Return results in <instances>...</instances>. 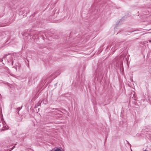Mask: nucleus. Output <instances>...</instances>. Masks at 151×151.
Masks as SVG:
<instances>
[{
  "instance_id": "14",
  "label": "nucleus",
  "mask_w": 151,
  "mask_h": 151,
  "mask_svg": "<svg viewBox=\"0 0 151 151\" xmlns=\"http://www.w3.org/2000/svg\"><path fill=\"white\" fill-rule=\"evenodd\" d=\"M139 31V29H137L136 30H135L133 31H132V32H134V31Z\"/></svg>"
},
{
  "instance_id": "21",
  "label": "nucleus",
  "mask_w": 151,
  "mask_h": 151,
  "mask_svg": "<svg viewBox=\"0 0 151 151\" xmlns=\"http://www.w3.org/2000/svg\"><path fill=\"white\" fill-rule=\"evenodd\" d=\"M122 63H120V66H121V65H122Z\"/></svg>"
},
{
  "instance_id": "6",
  "label": "nucleus",
  "mask_w": 151,
  "mask_h": 151,
  "mask_svg": "<svg viewBox=\"0 0 151 151\" xmlns=\"http://www.w3.org/2000/svg\"><path fill=\"white\" fill-rule=\"evenodd\" d=\"M3 23L0 25V27H3L11 23L6 21H3Z\"/></svg>"
},
{
  "instance_id": "19",
  "label": "nucleus",
  "mask_w": 151,
  "mask_h": 151,
  "mask_svg": "<svg viewBox=\"0 0 151 151\" xmlns=\"http://www.w3.org/2000/svg\"><path fill=\"white\" fill-rule=\"evenodd\" d=\"M116 59H114L113 60V62H114L116 61Z\"/></svg>"
},
{
  "instance_id": "5",
  "label": "nucleus",
  "mask_w": 151,
  "mask_h": 151,
  "mask_svg": "<svg viewBox=\"0 0 151 151\" xmlns=\"http://www.w3.org/2000/svg\"><path fill=\"white\" fill-rule=\"evenodd\" d=\"M60 72L59 71H56L54 75L51 74L50 75V77H52V76H53V78H55V77H56L57 76L59 75V74H60Z\"/></svg>"
},
{
  "instance_id": "10",
  "label": "nucleus",
  "mask_w": 151,
  "mask_h": 151,
  "mask_svg": "<svg viewBox=\"0 0 151 151\" xmlns=\"http://www.w3.org/2000/svg\"><path fill=\"white\" fill-rule=\"evenodd\" d=\"M1 114H2V112H1ZM2 116H3L2 114ZM1 120L2 121V122L3 124L4 125V124H6V123L5 121L4 120V119H3V117L1 118Z\"/></svg>"
},
{
  "instance_id": "11",
  "label": "nucleus",
  "mask_w": 151,
  "mask_h": 151,
  "mask_svg": "<svg viewBox=\"0 0 151 151\" xmlns=\"http://www.w3.org/2000/svg\"><path fill=\"white\" fill-rule=\"evenodd\" d=\"M119 63L116 61V63L114 64V65L116 66H119Z\"/></svg>"
},
{
  "instance_id": "25",
  "label": "nucleus",
  "mask_w": 151,
  "mask_h": 151,
  "mask_svg": "<svg viewBox=\"0 0 151 151\" xmlns=\"http://www.w3.org/2000/svg\"><path fill=\"white\" fill-rule=\"evenodd\" d=\"M57 84V83H56V84H55L54 85H56Z\"/></svg>"
},
{
  "instance_id": "3",
  "label": "nucleus",
  "mask_w": 151,
  "mask_h": 151,
  "mask_svg": "<svg viewBox=\"0 0 151 151\" xmlns=\"http://www.w3.org/2000/svg\"><path fill=\"white\" fill-rule=\"evenodd\" d=\"M102 68L99 66L95 71L96 75H98V76H100L102 74Z\"/></svg>"
},
{
  "instance_id": "24",
  "label": "nucleus",
  "mask_w": 151,
  "mask_h": 151,
  "mask_svg": "<svg viewBox=\"0 0 151 151\" xmlns=\"http://www.w3.org/2000/svg\"><path fill=\"white\" fill-rule=\"evenodd\" d=\"M45 36L46 37H47V36L46 34H45Z\"/></svg>"
},
{
  "instance_id": "26",
  "label": "nucleus",
  "mask_w": 151,
  "mask_h": 151,
  "mask_svg": "<svg viewBox=\"0 0 151 151\" xmlns=\"http://www.w3.org/2000/svg\"><path fill=\"white\" fill-rule=\"evenodd\" d=\"M129 34H126V35H128Z\"/></svg>"
},
{
  "instance_id": "2",
  "label": "nucleus",
  "mask_w": 151,
  "mask_h": 151,
  "mask_svg": "<svg viewBox=\"0 0 151 151\" xmlns=\"http://www.w3.org/2000/svg\"><path fill=\"white\" fill-rule=\"evenodd\" d=\"M29 12V9L26 8L24 10L20 11L19 13V14L20 15H22L23 16L26 17L27 14Z\"/></svg>"
},
{
  "instance_id": "16",
  "label": "nucleus",
  "mask_w": 151,
  "mask_h": 151,
  "mask_svg": "<svg viewBox=\"0 0 151 151\" xmlns=\"http://www.w3.org/2000/svg\"><path fill=\"white\" fill-rule=\"evenodd\" d=\"M15 147V146H14L12 148H11V150H10L9 151H10L11 150H13V149Z\"/></svg>"
},
{
  "instance_id": "17",
  "label": "nucleus",
  "mask_w": 151,
  "mask_h": 151,
  "mask_svg": "<svg viewBox=\"0 0 151 151\" xmlns=\"http://www.w3.org/2000/svg\"><path fill=\"white\" fill-rule=\"evenodd\" d=\"M36 79H37V78H35L33 79V81H34V83H35V80Z\"/></svg>"
},
{
  "instance_id": "4",
  "label": "nucleus",
  "mask_w": 151,
  "mask_h": 151,
  "mask_svg": "<svg viewBox=\"0 0 151 151\" xmlns=\"http://www.w3.org/2000/svg\"><path fill=\"white\" fill-rule=\"evenodd\" d=\"M90 37V36L89 35H87V34H82V35L81 37V38L82 39H85L84 40H83V41L85 40V39H86V40H88Z\"/></svg>"
},
{
  "instance_id": "20",
  "label": "nucleus",
  "mask_w": 151,
  "mask_h": 151,
  "mask_svg": "<svg viewBox=\"0 0 151 151\" xmlns=\"http://www.w3.org/2000/svg\"><path fill=\"white\" fill-rule=\"evenodd\" d=\"M3 14H1V15L0 14V17H2L3 16Z\"/></svg>"
},
{
  "instance_id": "9",
  "label": "nucleus",
  "mask_w": 151,
  "mask_h": 151,
  "mask_svg": "<svg viewBox=\"0 0 151 151\" xmlns=\"http://www.w3.org/2000/svg\"><path fill=\"white\" fill-rule=\"evenodd\" d=\"M51 151H63L59 148L56 149H53L51 150Z\"/></svg>"
},
{
  "instance_id": "27",
  "label": "nucleus",
  "mask_w": 151,
  "mask_h": 151,
  "mask_svg": "<svg viewBox=\"0 0 151 151\" xmlns=\"http://www.w3.org/2000/svg\"><path fill=\"white\" fill-rule=\"evenodd\" d=\"M13 62H12V64H13Z\"/></svg>"
},
{
  "instance_id": "1",
  "label": "nucleus",
  "mask_w": 151,
  "mask_h": 151,
  "mask_svg": "<svg viewBox=\"0 0 151 151\" xmlns=\"http://www.w3.org/2000/svg\"><path fill=\"white\" fill-rule=\"evenodd\" d=\"M124 43L123 42H118L117 41H114L111 43L110 44V45L108 46V48H109L110 49L111 46H113L111 48V50L112 52H114L116 50L118 49L119 47H123Z\"/></svg>"
},
{
  "instance_id": "18",
  "label": "nucleus",
  "mask_w": 151,
  "mask_h": 151,
  "mask_svg": "<svg viewBox=\"0 0 151 151\" xmlns=\"http://www.w3.org/2000/svg\"><path fill=\"white\" fill-rule=\"evenodd\" d=\"M129 58V56H128L126 58V60L127 61V59Z\"/></svg>"
},
{
  "instance_id": "22",
  "label": "nucleus",
  "mask_w": 151,
  "mask_h": 151,
  "mask_svg": "<svg viewBox=\"0 0 151 151\" xmlns=\"http://www.w3.org/2000/svg\"><path fill=\"white\" fill-rule=\"evenodd\" d=\"M148 42H151V40H148Z\"/></svg>"
},
{
  "instance_id": "23",
  "label": "nucleus",
  "mask_w": 151,
  "mask_h": 151,
  "mask_svg": "<svg viewBox=\"0 0 151 151\" xmlns=\"http://www.w3.org/2000/svg\"><path fill=\"white\" fill-rule=\"evenodd\" d=\"M143 151H147V150H144Z\"/></svg>"
},
{
  "instance_id": "8",
  "label": "nucleus",
  "mask_w": 151,
  "mask_h": 151,
  "mask_svg": "<svg viewBox=\"0 0 151 151\" xmlns=\"http://www.w3.org/2000/svg\"><path fill=\"white\" fill-rule=\"evenodd\" d=\"M49 36L50 37H53V38L56 39H58L59 38V37L57 35L54 36V35H50V34H49Z\"/></svg>"
},
{
  "instance_id": "12",
  "label": "nucleus",
  "mask_w": 151,
  "mask_h": 151,
  "mask_svg": "<svg viewBox=\"0 0 151 151\" xmlns=\"http://www.w3.org/2000/svg\"><path fill=\"white\" fill-rule=\"evenodd\" d=\"M122 19H121V20H120V21L119 22H117V23H116V26H117V25H118V24L120 22H121V21H122Z\"/></svg>"
},
{
  "instance_id": "15",
  "label": "nucleus",
  "mask_w": 151,
  "mask_h": 151,
  "mask_svg": "<svg viewBox=\"0 0 151 151\" xmlns=\"http://www.w3.org/2000/svg\"><path fill=\"white\" fill-rule=\"evenodd\" d=\"M40 105V104L39 103H37V104H36L35 105V107H37L39 105Z\"/></svg>"
},
{
  "instance_id": "7",
  "label": "nucleus",
  "mask_w": 151,
  "mask_h": 151,
  "mask_svg": "<svg viewBox=\"0 0 151 151\" xmlns=\"http://www.w3.org/2000/svg\"><path fill=\"white\" fill-rule=\"evenodd\" d=\"M48 78H46L45 77H43L42 79V81L43 83H45H45L47 81V80Z\"/></svg>"
},
{
  "instance_id": "28",
  "label": "nucleus",
  "mask_w": 151,
  "mask_h": 151,
  "mask_svg": "<svg viewBox=\"0 0 151 151\" xmlns=\"http://www.w3.org/2000/svg\"><path fill=\"white\" fill-rule=\"evenodd\" d=\"M150 52H151V50L150 51Z\"/></svg>"
},
{
  "instance_id": "13",
  "label": "nucleus",
  "mask_w": 151,
  "mask_h": 151,
  "mask_svg": "<svg viewBox=\"0 0 151 151\" xmlns=\"http://www.w3.org/2000/svg\"><path fill=\"white\" fill-rule=\"evenodd\" d=\"M22 107H19L18 108H17V110L18 111V112L21 109Z\"/></svg>"
}]
</instances>
